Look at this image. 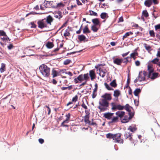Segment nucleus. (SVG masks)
<instances>
[{"instance_id":"1","label":"nucleus","mask_w":160,"mask_h":160,"mask_svg":"<svg viewBox=\"0 0 160 160\" xmlns=\"http://www.w3.org/2000/svg\"><path fill=\"white\" fill-rule=\"evenodd\" d=\"M40 71L43 77H49L50 75V68L45 64L41 65L39 67Z\"/></svg>"},{"instance_id":"2","label":"nucleus","mask_w":160,"mask_h":160,"mask_svg":"<svg viewBox=\"0 0 160 160\" xmlns=\"http://www.w3.org/2000/svg\"><path fill=\"white\" fill-rule=\"evenodd\" d=\"M98 108L101 112H104L108 109L109 103L106 100L101 99L99 102Z\"/></svg>"},{"instance_id":"3","label":"nucleus","mask_w":160,"mask_h":160,"mask_svg":"<svg viewBox=\"0 0 160 160\" xmlns=\"http://www.w3.org/2000/svg\"><path fill=\"white\" fill-rule=\"evenodd\" d=\"M148 77L152 80L156 78L158 76V73L153 72V69L152 66L148 65Z\"/></svg>"},{"instance_id":"4","label":"nucleus","mask_w":160,"mask_h":160,"mask_svg":"<svg viewBox=\"0 0 160 160\" xmlns=\"http://www.w3.org/2000/svg\"><path fill=\"white\" fill-rule=\"evenodd\" d=\"M95 68H98L99 71V74L102 78H103L105 76L107 72V71L105 67H103L102 64H98Z\"/></svg>"},{"instance_id":"5","label":"nucleus","mask_w":160,"mask_h":160,"mask_svg":"<svg viewBox=\"0 0 160 160\" xmlns=\"http://www.w3.org/2000/svg\"><path fill=\"white\" fill-rule=\"evenodd\" d=\"M111 109L112 111L117 110H122L124 109V106L120 104H118L116 102H112L111 103Z\"/></svg>"},{"instance_id":"6","label":"nucleus","mask_w":160,"mask_h":160,"mask_svg":"<svg viewBox=\"0 0 160 160\" xmlns=\"http://www.w3.org/2000/svg\"><path fill=\"white\" fill-rule=\"evenodd\" d=\"M146 75V72L144 71L143 72H140L137 78L134 80V82L136 83L138 81L141 82L142 81H144L145 79V76Z\"/></svg>"},{"instance_id":"7","label":"nucleus","mask_w":160,"mask_h":160,"mask_svg":"<svg viewBox=\"0 0 160 160\" xmlns=\"http://www.w3.org/2000/svg\"><path fill=\"white\" fill-rule=\"evenodd\" d=\"M46 22V19L38 21V27L41 28H42L45 27H48Z\"/></svg>"},{"instance_id":"8","label":"nucleus","mask_w":160,"mask_h":160,"mask_svg":"<svg viewBox=\"0 0 160 160\" xmlns=\"http://www.w3.org/2000/svg\"><path fill=\"white\" fill-rule=\"evenodd\" d=\"M121 134L119 133L115 134H112L111 133H108L106 135V137L109 138H112L113 140H116V137H121Z\"/></svg>"},{"instance_id":"9","label":"nucleus","mask_w":160,"mask_h":160,"mask_svg":"<svg viewBox=\"0 0 160 160\" xmlns=\"http://www.w3.org/2000/svg\"><path fill=\"white\" fill-rule=\"evenodd\" d=\"M53 1H45L43 3V6L46 8H55V7L53 5Z\"/></svg>"},{"instance_id":"10","label":"nucleus","mask_w":160,"mask_h":160,"mask_svg":"<svg viewBox=\"0 0 160 160\" xmlns=\"http://www.w3.org/2000/svg\"><path fill=\"white\" fill-rule=\"evenodd\" d=\"M101 97L103 98L102 99H105L106 101H110L112 99L111 94L108 93H105Z\"/></svg>"},{"instance_id":"11","label":"nucleus","mask_w":160,"mask_h":160,"mask_svg":"<svg viewBox=\"0 0 160 160\" xmlns=\"http://www.w3.org/2000/svg\"><path fill=\"white\" fill-rule=\"evenodd\" d=\"M114 113H113L107 112L104 114V117L108 119H111L113 117Z\"/></svg>"},{"instance_id":"12","label":"nucleus","mask_w":160,"mask_h":160,"mask_svg":"<svg viewBox=\"0 0 160 160\" xmlns=\"http://www.w3.org/2000/svg\"><path fill=\"white\" fill-rule=\"evenodd\" d=\"M125 114V112L123 111H118L115 113L116 115L120 118V119L123 117Z\"/></svg>"},{"instance_id":"13","label":"nucleus","mask_w":160,"mask_h":160,"mask_svg":"<svg viewBox=\"0 0 160 160\" xmlns=\"http://www.w3.org/2000/svg\"><path fill=\"white\" fill-rule=\"evenodd\" d=\"M131 119L129 117L127 116H125L124 117L122 118L121 120V122L123 123H127Z\"/></svg>"},{"instance_id":"14","label":"nucleus","mask_w":160,"mask_h":160,"mask_svg":"<svg viewBox=\"0 0 160 160\" xmlns=\"http://www.w3.org/2000/svg\"><path fill=\"white\" fill-rule=\"evenodd\" d=\"M54 15L55 18L60 19L62 17V12L58 11V12H55Z\"/></svg>"},{"instance_id":"15","label":"nucleus","mask_w":160,"mask_h":160,"mask_svg":"<svg viewBox=\"0 0 160 160\" xmlns=\"http://www.w3.org/2000/svg\"><path fill=\"white\" fill-rule=\"evenodd\" d=\"M89 76L91 78V80L93 81L96 77V75L94 71L93 70H91L89 71Z\"/></svg>"},{"instance_id":"16","label":"nucleus","mask_w":160,"mask_h":160,"mask_svg":"<svg viewBox=\"0 0 160 160\" xmlns=\"http://www.w3.org/2000/svg\"><path fill=\"white\" fill-rule=\"evenodd\" d=\"M53 20L52 17L51 16L49 15L47 17L46 20L48 25H51V22H52Z\"/></svg>"},{"instance_id":"17","label":"nucleus","mask_w":160,"mask_h":160,"mask_svg":"<svg viewBox=\"0 0 160 160\" xmlns=\"http://www.w3.org/2000/svg\"><path fill=\"white\" fill-rule=\"evenodd\" d=\"M121 137H116V140H113L115 142H117L119 143H123V140L122 138H120Z\"/></svg>"},{"instance_id":"18","label":"nucleus","mask_w":160,"mask_h":160,"mask_svg":"<svg viewBox=\"0 0 160 160\" xmlns=\"http://www.w3.org/2000/svg\"><path fill=\"white\" fill-rule=\"evenodd\" d=\"M152 4V0H146L144 2L145 5L148 7H149Z\"/></svg>"},{"instance_id":"19","label":"nucleus","mask_w":160,"mask_h":160,"mask_svg":"<svg viewBox=\"0 0 160 160\" xmlns=\"http://www.w3.org/2000/svg\"><path fill=\"white\" fill-rule=\"evenodd\" d=\"M118 121V116L114 117L111 119V121L109 122L110 123H114L117 122Z\"/></svg>"},{"instance_id":"20","label":"nucleus","mask_w":160,"mask_h":160,"mask_svg":"<svg viewBox=\"0 0 160 160\" xmlns=\"http://www.w3.org/2000/svg\"><path fill=\"white\" fill-rule=\"evenodd\" d=\"M92 22L94 24L93 25L97 26L100 24V22L98 18H96L92 19Z\"/></svg>"},{"instance_id":"21","label":"nucleus","mask_w":160,"mask_h":160,"mask_svg":"<svg viewBox=\"0 0 160 160\" xmlns=\"http://www.w3.org/2000/svg\"><path fill=\"white\" fill-rule=\"evenodd\" d=\"M113 62L115 64L118 65H120L122 62V59L118 58H116L114 60Z\"/></svg>"},{"instance_id":"22","label":"nucleus","mask_w":160,"mask_h":160,"mask_svg":"<svg viewBox=\"0 0 160 160\" xmlns=\"http://www.w3.org/2000/svg\"><path fill=\"white\" fill-rule=\"evenodd\" d=\"M124 106V109L126 111L128 112L131 111L132 108L128 104H127L125 106Z\"/></svg>"},{"instance_id":"23","label":"nucleus","mask_w":160,"mask_h":160,"mask_svg":"<svg viewBox=\"0 0 160 160\" xmlns=\"http://www.w3.org/2000/svg\"><path fill=\"white\" fill-rule=\"evenodd\" d=\"M59 74V73L56 70L53 69L52 70V75L53 78L57 76Z\"/></svg>"},{"instance_id":"24","label":"nucleus","mask_w":160,"mask_h":160,"mask_svg":"<svg viewBox=\"0 0 160 160\" xmlns=\"http://www.w3.org/2000/svg\"><path fill=\"white\" fill-rule=\"evenodd\" d=\"M53 44L52 42H48L46 44V46L48 48H51L53 47Z\"/></svg>"},{"instance_id":"25","label":"nucleus","mask_w":160,"mask_h":160,"mask_svg":"<svg viewBox=\"0 0 160 160\" xmlns=\"http://www.w3.org/2000/svg\"><path fill=\"white\" fill-rule=\"evenodd\" d=\"M120 94V91L118 90H115L114 92L113 96L115 97H118Z\"/></svg>"},{"instance_id":"26","label":"nucleus","mask_w":160,"mask_h":160,"mask_svg":"<svg viewBox=\"0 0 160 160\" xmlns=\"http://www.w3.org/2000/svg\"><path fill=\"white\" fill-rule=\"evenodd\" d=\"M101 18L103 19H105L108 17V14L107 13L102 12L100 15Z\"/></svg>"},{"instance_id":"27","label":"nucleus","mask_w":160,"mask_h":160,"mask_svg":"<svg viewBox=\"0 0 160 160\" xmlns=\"http://www.w3.org/2000/svg\"><path fill=\"white\" fill-rule=\"evenodd\" d=\"M132 134L129 132H127L125 134L124 136L126 139L128 138L129 140L131 141L132 138L131 137Z\"/></svg>"},{"instance_id":"28","label":"nucleus","mask_w":160,"mask_h":160,"mask_svg":"<svg viewBox=\"0 0 160 160\" xmlns=\"http://www.w3.org/2000/svg\"><path fill=\"white\" fill-rule=\"evenodd\" d=\"M141 92V89L140 88H137L134 91V94L135 96H138V94L140 93Z\"/></svg>"},{"instance_id":"29","label":"nucleus","mask_w":160,"mask_h":160,"mask_svg":"<svg viewBox=\"0 0 160 160\" xmlns=\"http://www.w3.org/2000/svg\"><path fill=\"white\" fill-rule=\"evenodd\" d=\"M90 31L89 30L88 28V25L85 26L83 30V33H90Z\"/></svg>"},{"instance_id":"30","label":"nucleus","mask_w":160,"mask_h":160,"mask_svg":"<svg viewBox=\"0 0 160 160\" xmlns=\"http://www.w3.org/2000/svg\"><path fill=\"white\" fill-rule=\"evenodd\" d=\"M78 39L81 41H84L86 39V37L83 35H81L78 36Z\"/></svg>"},{"instance_id":"31","label":"nucleus","mask_w":160,"mask_h":160,"mask_svg":"<svg viewBox=\"0 0 160 160\" xmlns=\"http://www.w3.org/2000/svg\"><path fill=\"white\" fill-rule=\"evenodd\" d=\"M1 39L5 42L8 41V40H10L9 39V38L6 35L3 36V37H1Z\"/></svg>"},{"instance_id":"32","label":"nucleus","mask_w":160,"mask_h":160,"mask_svg":"<svg viewBox=\"0 0 160 160\" xmlns=\"http://www.w3.org/2000/svg\"><path fill=\"white\" fill-rule=\"evenodd\" d=\"M64 6V4H63L62 2H60L58 3L56 6H55V8H61L63 7Z\"/></svg>"},{"instance_id":"33","label":"nucleus","mask_w":160,"mask_h":160,"mask_svg":"<svg viewBox=\"0 0 160 160\" xmlns=\"http://www.w3.org/2000/svg\"><path fill=\"white\" fill-rule=\"evenodd\" d=\"M89 115H86L84 116V121L87 123H89L90 121L89 120Z\"/></svg>"},{"instance_id":"34","label":"nucleus","mask_w":160,"mask_h":160,"mask_svg":"<svg viewBox=\"0 0 160 160\" xmlns=\"http://www.w3.org/2000/svg\"><path fill=\"white\" fill-rule=\"evenodd\" d=\"M110 85L114 88L116 87L117 86V84L116 82V80H113L112 82L110 83Z\"/></svg>"},{"instance_id":"35","label":"nucleus","mask_w":160,"mask_h":160,"mask_svg":"<svg viewBox=\"0 0 160 160\" xmlns=\"http://www.w3.org/2000/svg\"><path fill=\"white\" fill-rule=\"evenodd\" d=\"M70 35L69 33V30L68 29L65 30V32L64 33V36L65 37L69 36Z\"/></svg>"},{"instance_id":"36","label":"nucleus","mask_w":160,"mask_h":160,"mask_svg":"<svg viewBox=\"0 0 160 160\" xmlns=\"http://www.w3.org/2000/svg\"><path fill=\"white\" fill-rule=\"evenodd\" d=\"M83 76L84 77V80L85 81L88 80L90 76L89 74L88 73L84 74Z\"/></svg>"},{"instance_id":"37","label":"nucleus","mask_w":160,"mask_h":160,"mask_svg":"<svg viewBox=\"0 0 160 160\" xmlns=\"http://www.w3.org/2000/svg\"><path fill=\"white\" fill-rule=\"evenodd\" d=\"M77 78L78 80L80 81V82L84 80L83 76L82 74L79 75Z\"/></svg>"},{"instance_id":"38","label":"nucleus","mask_w":160,"mask_h":160,"mask_svg":"<svg viewBox=\"0 0 160 160\" xmlns=\"http://www.w3.org/2000/svg\"><path fill=\"white\" fill-rule=\"evenodd\" d=\"M92 30L95 32H97L98 29L96 26L93 25L91 27Z\"/></svg>"},{"instance_id":"39","label":"nucleus","mask_w":160,"mask_h":160,"mask_svg":"<svg viewBox=\"0 0 160 160\" xmlns=\"http://www.w3.org/2000/svg\"><path fill=\"white\" fill-rule=\"evenodd\" d=\"M133 33L131 32H127L123 36L122 39L123 40L124 38H126L128 36H129L130 35L132 34Z\"/></svg>"},{"instance_id":"40","label":"nucleus","mask_w":160,"mask_h":160,"mask_svg":"<svg viewBox=\"0 0 160 160\" xmlns=\"http://www.w3.org/2000/svg\"><path fill=\"white\" fill-rule=\"evenodd\" d=\"M104 84V85H105L106 88L108 90H113V89L112 88H111L109 86V85L107 83H105Z\"/></svg>"},{"instance_id":"41","label":"nucleus","mask_w":160,"mask_h":160,"mask_svg":"<svg viewBox=\"0 0 160 160\" xmlns=\"http://www.w3.org/2000/svg\"><path fill=\"white\" fill-rule=\"evenodd\" d=\"M72 88V85L68 87H63L61 88V89L62 90H65L66 89H68V90H71Z\"/></svg>"},{"instance_id":"42","label":"nucleus","mask_w":160,"mask_h":160,"mask_svg":"<svg viewBox=\"0 0 160 160\" xmlns=\"http://www.w3.org/2000/svg\"><path fill=\"white\" fill-rule=\"evenodd\" d=\"M5 64L3 63H2L1 67L0 69L1 72H4V71L5 70Z\"/></svg>"},{"instance_id":"43","label":"nucleus","mask_w":160,"mask_h":160,"mask_svg":"<svg viewBox=\"0 0 160 160\" xmlns=\"http://www.w3.org/2000/svg\"><path fill=\"white\" fill-rule=\"evenodd\" d=\"M128 130H129L130 131L133 132L136 130V128L134 127H132L130 126L128 128Z\"/></svg>"},{"instance_id":"44","label":"nucleus","mask_w":160,"mask_h":160,"mask_svg":"<svg viewBox=\"0 0 160 160\" xmlns=\"http://www.w3.org/2000/svg\"><path fill=\"white\" fill-rule=\"evenodd\" d=\"M142 14L143 16L145 17H147L148 16V13L146 10L143 11L142 12Z\"/></svg>"},{"instance_id":"45","label":"nucleus","mask_w":160,"mask_h":160,"mask_svg":"<svg viewBox=\"0 0 160 160\" xmlns=\"http://www.w3.org/2000/svg\"><path fill=\"white\" fill-rule=\"evenodd\" d=\"M90 15H93L94 16H97L98 14L97 13L92 11H90Z\"/></svg>"},{"instance_id":"46","label":"nucleus","mask_w":160,"mask_h":160,"mask_svg":"<svg viewBox=\"0 0 160 160\" xmlns=\"http://www.w3.org/2000/svg\"><path fill=\"white\" fill-rule=\"evenodd\" d=\"M128 115H129V117L131 119L133 116L134 115V113L133 112H128Z\"/></svg>"},{"instance_id":"47","label":"nucleus","mask_w":160,"mask_h":160,"mask_svg":"<svg viewBox=\"0 0 160 160\" xmlns=\"http://www.w3.org/2000/svg\"><path fill=\"white\" fill-rule=\"evenodd\" d=\"M129 58V57H128L124 58L123 59H122V62H123L124 63H126L128 61V58Z\"/></svg>"},{"instance_id":"48","label":"nucleus","mask_w":160,"mask_h":160,"mask_svg":"<svg viewBox=\"0 0 160 160\" xmlns=\"http://www.w3.org/2000/svg\"><path fill=\"white\" fill-rule=\"evenodd\" d=\"M137 55V53L136 52H133L130 54V57L135 59L134 57Z\"/></svg>"},{"instance_id":"49","label":"nucleus","mask_w":160,"mask_h":160,"mask_svg":"<svg viewBox=\"0 0 160 160\" xmlns=\"http://www.w3.org/2000/svg\"><path fill=\"white\" fill-rule=\"evenodd\" d=\"M149 34L151 36L154 37L155 34L154 31L153 30H150L149 31Z\"/></svg>"},{"instance_id":"50","label":"nucleus","mask_w":160,"mask_h":160,"mask_svg":"<svg viewBox=\"0 0 160 160\" xmlns=\"http://www.w3.org/2000/svg\"><path fill=\"white\" fill-rule=\"evenodd\" d=\"M71 62L70 60L69 59H67L65 61L63 62V64L64 65H67L69 63Z\"/></svg>"},{"instance_id":"51","label":"nucleus","mask_w":160,"mask_h":160,"mask_svg":"<svg viewBox=\"0 0 160 160\" xmlns=\"http://www.w3.org/2000/svg\"><path fill=\"white\" fill-rule=\"evenodd\" d=\"M145 47L146 48V49L148 50L149 51L151 49V47L149 45H147V44H145Z\"/></svg>"},{"instance_id":"52","label":"nucleus","mask_w":160,"mask_h":160,"mask_svg":"<svg viewBox=\"0 0 160 160\" xmlns=\"http://www.w3.org/2000/svg\"><path fill=\"white\" fill-rule=\"evenodd\" d=\"M77 6L76 5H72L70 7H68L67 9L68 10H71L74 7H76Z\"/></svg>"},{"instance_id":"53","label":"nucleus","mask_w":160,"mask_h":160,"mask_svg":"<svg viewBox=\"0 0 160 160\" xmlns=\"http://www.w3.org/2000/svg\"><path fill=\"white\" fill-rule=\"evenodd\" d=\"M78 96L77 95H76L72 99V101L76 102L78 100Z\"/></svg>"},{"instance_id":"54","label":"nucleus","mask_w":160,"mask_h":160,"mask_svg":"<svg viewBox=\"0 0 160 160\" xmlns=\"http://www.w3.org/2000/svg\"><path fill=\"white\" fill-rule=\"evenodd\" d=\"M5 32L3 30H0V35L1 36H4L6 35Z\"/></svg>"},{"instance_id":"55","label":"nucleus","mask_w":160,"mask_h":160,"mask_svg":"<svg viewBox=\"0 0 160 160\" xmlns=\"http://www.w3.org/2000/svg\"><path fill=\"white\" fill-rule=\"evenodd\" d=\"M158 59L157 58H155L154 59H153L152 60V62L154 63H156L158 61Z\"/></svg>"},{"instance_id":"56","label":"nucleus","mask_w":160,"mask_h":160,"mask_svg":"<svg viewBox=\"0 0 160 160\" xmlns=\"http://www.w3.org/2000/svg\"><path fill=\"white\" fill-rule=\"evenodd\" d=\"M155 28L156 30L160 29V24L155 26Z\"/></svg>"},{"instance_id":"57","label":"nucleus","mask_w":160,"mask_h":160,"mask_svg":"<svg viewBox=\"0 0 160 160\" xmlns=\"http://www.w3.org/2000/svg\"><path fill=\"white\" fill-rule=\"evenodd\" d=\"M65 73L66 74L70 76H72L73 75L72 73L70 72H66Z\"/></svg>"},{"instance_id":"58","label":"nucleus","mask_w":160,"mask_h":160,"mask_svg":"<svg viewBox=\"0 0 160 160\" xmlns=\"http://www.w3.org/2000/svg\"><path fill=\"white\" fill-rule=\"evenodd\" d=\"M13 47V46L12 44H10L8 46V48L9 50H11Z\"/></svg>"},{"instance_id":"59","label":"nucleus","mask_w":160,"mask_h":160,"mask_svg":"<svg viewBox=\"0 0 160 160\" xmlns=\"http://www.w3.org/2000/svg\"><path fill=\"white\" fill-rule=\"evenodd\" d=\"M65 116L66 117V119L69 120L70 117V114L69 113H68V114H66L65 115Z\"/></svg>"},{"instance_id":"60","label":"nucleus","mask_w":160,"mask_h":160,"mask_svg":"<svg viewBox=\"0 0 160 160\" xmlns=\"http://www.w3.org/2000/svg\"><path fill=\"white\" fill-rule=\"evenodd\" d=\"M39 143L41 144H42L44 142V140L42 138H39L38 140Z\"/></svg>"},{"instance_id":"61","label":"nucleus","mask_w":160,"mask_h":160,"mask_svg":"<svg viewBox=\"0 0 160 160\" xmlns=\"http://www.w3.org/2000/svg\"><path fill=\"white\" fill-rule=\"evenodd\" d=\"M157 56L158 57H160V48L158 51V52L157 54Z\"/></svg>"},{"instance_id":"62","label":"nucleus","mask_w":160,"mask_h":160,"mask_svg":"<svg viewBox=\"0 0 160 160\" xmlns=\"http://www.w3.org/2000/svg\"><path fill=\"white\" fill-rule=\"evenodd\" d=\"M68 121H69V120H68V119H66L64 121L61 123V124H62V125L65 123H68Z\"/></svg>"},{"instance_id":"63","label":"nucleus","mask_w":160,"mask_h":160,"mask_svg":"<svg viewBox=\"0 0 160 160\" xmlns=\"http://www.w3.org/2000/svg\"><path fill=\"white\" fill-rule=\"evenodd\" d=\"M97 94H96L95 92H93L92 94V98H95Z\"/></svg>"},{"instance_id":"64","label":"nucleus","mask_w":160,"mask_h":160,"mask_svg":"<svg viewBox=\"0 0 160 160\" xmlns=\"http://www.w3.org/2000/svg\"><path fill=\"white\" fill-rule=\"evenodd\" d=\"M152 3L153 2L154 4H157L158 3L157 0H152Z\"/></svg>"}]
</instances>
